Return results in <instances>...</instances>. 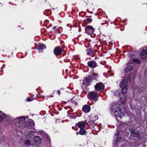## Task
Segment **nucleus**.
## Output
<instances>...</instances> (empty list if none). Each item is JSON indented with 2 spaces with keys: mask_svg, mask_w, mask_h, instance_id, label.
Segmentation results:
<instances>
[{
  "mask_svg": "<svg viewBox=\"0 0 147 147\" xmlns=\"http://www.w3.org/2000/svg\"><path fill=\"white\" fill-rule=\"evenodd\" d=\"M87 96L88 98L90 100H94L96 102L98 98V95L97 93L94 91L91 92L88 94Z\"/></svg>",
  "mask_w": 147,
  "mask_h": 147,
  "instance_id": "7ed1b4c3",
  "label": "nucleus"
},
{
  "mask_svg": "<svg viewBox=\"0 0 147 147\" xmlns=\"http://www.w3.org/2000/svg\"><path fill=\"white\" fill-rule=\"evenodd\" d=\"M111 111L115 115L120 117L122 115H125V109L123 107L121 108L120 105L115 102H114L111 105Z\"/></svg>",
  "mask_w": 147,
  "mask_h": 147,
  "instance_id": "f257e3e1",
  "label": "nucleus"
},
{
  "mask_svg": "<svg viewBox=\"0 0 147 147\" xmlns=\"http://www.w3.org/2000/svg\"><path fill=\"white\" fill-rule=\"evenodd\" d=\"M78 134H79V132H77L76 133V134H77V135H78Z\"/></svg>",
  "mask_w": 147,
  "mask_h": 147,
  "instance_id": "f704fd0d",
  "label": "nucleus"
},
{
  "mask_svg": "<svg viewBox=\"0 0 147 147\" xmlns=\"http://www.w3.org/2000/svg\"><path fill=\"white\" fill-rule=\"evenodd\" d=\"M57 92H58V93L60 95V94H61V92H60V91L59 90H58L57 91Z\"/></svg>",
  "mask_w": 147,
  "mask_h": 147,
  "instance_id": "473e14b6",
  "label": "nucleus"
},
{
  "mask_svg": "<svg viewBox=\"0 0 147 147\" xmlns=\"http://www.w3.org/2000/svg\"><path fill=\"white\" fill-rule=\"evenodd\" d=\"M85 32L88 34H92L94 31V29L92 26H88L85 29Z\"/></svg>",
  "mask_w": 147,
  "mask_h": 147,
  "instance_id": "423d86ee",
  "label": "nucleus"
},
{
  "mask_svg": "<svg viewBox=\"0 0 147 147\" xmlns=\"http://www.w3.org/2000/svg\"><path fill=\"white\" fill-rule=\"evenodd\" d=\"M79 132L80 134L84 135L86 133V130L84 128H82L80 129Z\"/></svg>",
  "mask_w": 147,
  "mask_h": 147,
  "instance_id": "4be33fe9",
  "label": "nucleus"
},
{
  "mask_svg": "<svg viewBox=\"0 0 147 147\" xmlns=\"http://www.w3.org/2000/svg\"><path fill=\"white\" fill-rule=\"evenodd\" d=\"M115 136L114 137V140L113 141V143L114 144L119 141L121 139V136L120 135H118L115 134Z\"/></svg>",
  "mask_w": 147,
  "mask_h": 147,
  "instance_id": "4468645a",
  "label": "nucleus"
},
{
  "mask_svg": "<svg viewBox=\"0 0 147 147\" xmlns=\"http://www.w3.org/2000/svg\"><path fill=\"white\" fill-rule=\"evenodd\" d=\"M64 54V55H65V53H64V54Z\"/></svg>",
  "mask_w": 147,
  "mask_h": 147,
  "instance_id": "4c0bfd02",
  "label": "nucleus"
},
{
  "mask_svg": "<svg viewBox=\"0 0 147 147\" xmlns=\"http://www.w3.org/2000/svg\"><path fill=\"white\" fill-rule=\"evenodd\" d=\"M127 84V81L125 80H122L120 84V87L123 93L127 92L126 86Z\"/></svg>",
  "mask_w": 147,
  "mask_h": 147,
  "instance_id": "20e7f679",
  "label": "nucleus"
},
{
  "mask_svg": "<svg viewBox=\"0 0 147 147\" xmlns=\"http://www.w3.org/2000/svg\"><path fill=\"white\" fill-rule=\"evenodd\" d=\"M63 51V49H61L58 46L55 47L54 50V53L56 56L61 55Z\"/></svg>",
  "mask_w": 147,
  "mask_h": 147,
  "instance_id": "6e6552de",
  "label": "nucleus"
},
{
  "mask_svg": "<svg viewBox=\"0 0 147 147\" xmlns=\"http://www.w3.org/2000/svg\"><path fill=\"white\" fill-rule=\"evenodd\" d=\"M86 20L88 22H92V19L91 18H88L86 19Z\"/></svg>",
  "mask_w": 147,
  "mask_h": 147,
  "instance_id": "c756f323",
  "label": "nucleus"
},
{
  "mask_svg": "<svg viewBox=\"0 0 147 147\" xmlns=\"http://www.w3.org/2000/svg\"><path fill=\"white\" fill-rule=\"evenodd\" d=\"M133 68V65H130V64H128L127 65L126 67V69L125 70L126 72H128L129 71L131 70Z\"/></svg>",
  "mask_w": 147,
  "mask_h": 147,
  "instance_id": "a211bd4d",
  "label": "nucleus"
},
{
  "mask_svg": "<svg viewBox=\"0 0 147 147\" xmlns=\"http://www.w3.org/2000/svg\"><path fill=\"white\" fill-rule=\"evenodd\" d=\"M83 122H86V121H81L79 122L76 123V126H78L80 129L82 128H84L86 126V125L84 123H83Z\"/></svg>",
  "mask_w": 147,
  "mask_h": 147,
  "instance_id": "9b49d317",
  "label": "nucleus"
},
{
  "mask_svg": "<svg viewBox=\"0 0 147 147\" xmlns=\"http://www.w3.org/2000/svg\"><path fill=\"white\" fill-rule=\"evenodd\" d=\"M82 110L85 113H88L90 111V107L88 105H85L83 107Z\"/></svg>",
  "mask_w": 147,
  "mask_h": 147,
  "instance_id": "9d476101",
  "label": "nucleus"
},
{
  "mask_svg": "<svg viewBox=\"0 0 147 147\" xmlns=\"http://www.w3.org/2000/svg\"><path fill=\"white\" fill-rule=\"evenodd\" d=\"M141 57L142 59L147 58V49L144 50L141 53Z\"/></svg>",
  "mask_w": 147,
  "mask_h": 147,
  "instance_id": "ddd939ff",
  "label": "nucleus"
},
{
  "mask_svg": "<svg viewBox=\"0 0 147 147\" xmlns=\"http://www.w3.org/2000/svg\"><path fill=\"white\" fill-rule=\"evenodd\" d=\"M89 76L91 79L92 80H95L98 77V74L96 73H94L92 74V75Z\"/></svg>",
  "mask_w": 147,
  "mask_h": 147,
  "instance_id": "f3484780",
  "label": "nucleus"
},
{
  "mask_svg": "<svg viewBox=\"0 0 147 147\" xmlns=\"http://www.w3.org/2000/svg\"><path fill=\"white\" fill-rule=\"evenodd\" d=\"M25 119L22 117L19 118L18 119L19 122L21 124H23L25 122Z\"/></svg>",
  "mask_w": 147,
  "mask_h": 147,
  "instance_id": "aec40b11",
  "label": "nucleus"
},
{
  "mask_svg": "<svg viewBox=\"0 0 147 147\" xmlns=\"http://www.w3.org/2000/svg\"><path fill=\"white\" fill-rule=\"evenodd\" d=\"M91 147H94V145L93 144H92L91 145Z\"/></svg>",
  "mask_w": 147,
  "mask_h": 147,
  "instance_id": "2f4dec72",
  "label": "nucleus"
},
{
  "mask_svg": "<svg viewBox=\"0 0 147 147\" xmlns=\"http://www.w3.org/2000/svg\"><path fill=\"white\" fill-rule=\"evenodd\" d=\"M38 48L37 49L39 50V52H40V49L43 50V49H45L46 48V45L42 43L39 44L38 45Z\"/></svg>",
  "mask_w": 147,
  "mask_h": 147,
  "instance_id": "dca6fc26",
  "label": "nucleus"
},
{
  "mask_svg": "<svg viewBox=\"0 0 147 147\" xmlns=\"http://www.w3.org/2000/svg\"><path fill=\"white\" fill-rule=\"evenodd\" d=\"M69 17H71V16L70 15H69Z\"/></svg>",
  "mask_w": 147,
  "mask_h": 147,
  "instance_id": "e433bc0d",
  "label": "nucleus"
},
{
  "mask_svg": "<svg viewBox=\"0 0 147 147\" xmlns=\"http://www.w3.org/2000/svg\"><path fill=\"white\" fill-rule=\"evenodd\" d=\"M50 96H51V97H53V95H51Z\"/></svg>",
  "mask_w": 147,
  "mask_h": 147,
  "instance_id": "c9c22d12",
  "label": "nucleus"
},
{
  "mask_svg": "<svg viewBox=\"0 0 147 147\" xmlns=\"http://www.w3.org/2000/svg\"><path fill=\"white\" fill-rule=\"evenodd\" d=\"M88 65L89 67L93 68H95L97 65L96 62L94 60L89 61L88 62Z\"/></svg>",
  "mask_w": 147,
  "mask_h": 147,
  "instance_id": "1a4fd4ad",
  "label": "nucleus"
},
{
  "mask_svg": "<svg viewBox=\"0 0 147 147\" xmlns=\"http://www.w3.org/2000/svg\"><path fill=\"white\" fill-rule=\"evenodd\" d=\"M139 133L138 132V131H136V132L134 133V134H132L131 135L132 136L134 137H136L138 135H138L139 134Z\"/></svg>",
  "mask_w": 147,
  "mask_h": 147,
  "instance_id": "393cba45",
  "label": "nucleus"
},
{
  "mask_svg": "<svg viewBox=\"0 0 147 147\" xmlns=\"http://www.w3.org/2000/svg\"><path fill=\"white\" fill-rule=\"evenodd\" d=\"M34 122L32 120H30V121L28 122L27 124L26 125L27 127H29V126L33 127L34 126Z\"/></svg>",
  "mask_w": 147,
  "mask_h": 147,
  "instance_id": "6ab92c4d",
  "label": "nucleus"
},
{
  "mask_svg": "<svg viewBox=\"0 0 147 147\" xmlns=\"http://www.w3.org/2000/svg\"><path fill=\"white\" fill-rule=\"evenodd\" d=\"M27 100L28 101H31V99L29 97H28L27 98Z\"/></svg>",
  "mask_w": 147,
  "mask_h": 147,
  "instance_id": "7c9ffc66",
  "label": "nucleus"
},
{
  "mask_svg": "<svg viewBox=\"0 0 147 147\" xmlns=\"http://www.w3.org/2000/svg\"><path fill=\"white\" fill-rule=\"evenodd\" d=\"M95 88L96 90L100 91L104 90V86L102 83L100 82L96 84V85L95 86Z\"/></svg>",
  "mask_w": 147,
  "mask_h": 147,
  "instance_id": "0eeeda50",
  "label": "nucleus"
},
{
  "mask_svg": "<svg viewBox=\"0 0 147 147\" xmlns=\"http://www.w3.org/2000/svg\"><path fill=\"white\" fill-rule=\"evenodd\" d=\"M57 31H59L58 30H57Z\"/></svg>",
  "mask_w": 147,
  "mask_h": 147,
  "instance_id": "ea45409f",
  "label": "nucleus"
},
{
  "mask_svg": "<svg viewBox=\"0 0 147 147\" xmlns=\"http://www.w3.org/2000/svg\"><path fill=\"white\" fill-rule=\"evenodd\" d=\"M129 131L131 132V135L136 131L135 130L133 129H129Z\"/></svg>",
  "mask_w": 147,
  "mask_h": 147,
  "instance_id": "a878e982",
  "label": "nucleus"
},
{
  "mask_svg": "<svg viewBox=\"0 0 147 147\" xmlns=\"http://www.w3.org/2000/svg\"><path fill=\"white\" fill-rule=\"evenodd\" d=\"M83 81V85L88 86L91 84L92 80V79H91L89 76L88 77H84Z\"/></svg>",
  "mask_w": 147,
  "mask_h": 147,
  "instance_id": "39448f33",
  "label": "nucleus"
},
{
  "mask_svg": "<svg viewBox=\"0 0 147 147\" xmlns=\"http://www.w3.org/2000/svg\"><path fill=\"white\" fill-rule=\"evenodd\" d=\"M87 55H89L91 57H92L94 56L95 53L94 50L91 49H88L87 51Z\"/></svg>",
  "mask_w": 147,
  "mask_h": 147,
  "instance_id": "f8f14e48",
  "label": "nucleus"
},
{
  "mask_svg": "<svg viewBox=\"0 0 147 147\" xmlns=\"http://www.w3.org/2000/svg\"><path fill=\"white\" fill-rule=\"evenodd\" d=\"M5 116L4 113H3L2 112L0 111V122L1 121L4 119Z\"/></svg>",
  "mask_w": 147,
  "mask_h": 147,
  "instance_id": "412c9836",
  "label": "nucleus"
},
{
  "mask_svg": "<svg viewBox=\"0 0 147 147\" xmlns=\"http://www.w3.org/2000/svg\"><path fill=\"white\" fill-rule=\"evenodd\" d=\"M124 93L121 92L119 90L116 91L114 93V95L115 96L119 97V98L121 100L122 103H124L126 99V97L125 96Z\"/></svg>",
  "mask_w": 147,
  "mask_h": 147,
  "instance_id": "f03ea898",
  "label": "nucleus"
},
{
  "mask_svg": "<svg viewBox=\"0 0 147 147\" xmlns=\"http://www.w3.org/2000/svg\"><path fill=\"white\" fill-rule=\"evenodd\" d=\"M56 27L55 26H53V29L55 30L56 29Z\"/></svg>",
  "mask_w": 147,
  "mask_h": 147,
  "instance_id": "72a5a7b5",
  "label": "nucleus"
},
{
  "mask_svg": "<svg viewBox=\"0 0 147 147\" xmlns=\"http://www.w3.org/2000/svg\"><path fill=\"white\" fill-rule=\"evenodd\" d=\"M129 131L131 132V135L136 131L135 130L133 129H129Z\"/></svg>",
  "mask_w": 147,
  "mask_h": 147,
  "instance_id": "bb28decb",
  "label": "nucleus"
},
{
  "mask_svg": "<svg viewBox=\"0 0 147 147\" xmlns=\"http://www.w3.org/2000/svg\"><path fill=\"white\" fill-rule=\"evenodd\" d=\"M24 144L26 145H31V143L29 140H26L25 141Z\"/></svg>",
  "mask_w": 147,
  "mask_h": 147,
  "instance_id": "b1692460",
  "label": "nucleus"
},
{
  "mask_svg": "<svg viewBox=\"0 0 147 147\" xmlns=\"http://www.w3.org/2000/svg\"><path fill=\"white\" fill-rule=\"evenodd\" d=\"M132 61H134L135 62L137 63H139L140 62V60L134 58L132 59Z\"/></svg>",
  "mask_w": 147,
  "mask_h": 147,
  "instance_id": "cd10ccee",
  "label": "nucleus"
},
{
  "mask_svg": "<svg viewBox=\"0 0 147 147\" xmlns=\"http://www.w3.org/2000/svg\"><path fill=\"white\" fill-rule=\"evenodd\" d=\"M66 52H65V54H66Z\"/></svg>",
  "mask_w": 147,
  "mask_h": 147,
  "instance_id": "58836bf2",
  "label": "nucleus"
},
{
  "mask_svg": "<svg viewBox=\"0 0 147 147\" xmlns=\"http://www.w3.org/2000/svg\"><path fill=\"white\" fill-rule=\"evenodd\" d=\"M136 137H137L138 140H141V135L139 134Z\"/></svg>",
  "mask_w": 147,
  "mask_h": 147,
  "instance_id": "c85d7f7f",
  "label": "nucleus"
},
{
  "mask_svg": "<svg viewBox=\"0 0 147 147\" xmlns=\"http://www.w3.org/2000/svg\"><path fill=\"white\" fill-rule=\"evenodd\" d=\"M28 136L29 137H31L34 135V132L32 131H29L27 134Z\"/></svg>",
  "mask_w": 147,
  "mask_h": 147,
  "instance_id": "5701e85b",
  "label": "nucleus"
},
{
  "mask_svg": "<svg viewBox=\"0 0 147 147\" xmlns=\"http://www.w3.org/2000/svg\"><path fill=\"white\" fill-rule=\"evenodd\" d=\"M34 141L35 143L38 144L40 143L41 139L39 136H35L34 137Z\"/></svg>",
  "mask_w": 147,
  "mask_h": 147,
  "instance_id": "2eb2a0df",
  "label": "nucleus"
}]
</instances>
